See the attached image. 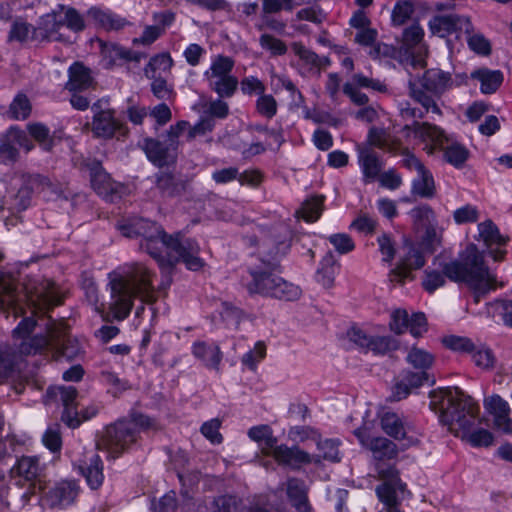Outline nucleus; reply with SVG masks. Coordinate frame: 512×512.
<instances>
[{"label":"nucleus","mask_w":512,"mask_h":512,"mask_svg":"<svg viewBox=\"0 0 512 512\" xmlns=\"http://www.w3.org/2000/svg\"><path fill=\"white\" fill-rule=\"evenodd\" d=\"M154 276V272L145 264L133 263L123 274L111 278L110 310L115 319L123 320L129 315L134 298H139L145 304L157 301Z\"/></svg>","instance_id":"1"},{"label":"nucleus","mask_w":512,"mask_h":512,"mask_svg":"<svg viewBox=\"0 0 512 512\" xmlns=\"http://www.w3.org/2000/svg\"><path fill=\"white\" fill-rule=\"evenodd\" d=\"M430 398L431 409L439 413L441 422L456 436L465 437L480 423L479 406L458 388L432 391Z\"/></svg>","instance_id":"2"},{"label":"nucleus","mask_w":512,"mask_h":512,"mask_svg":"<svg viewBox=\"0 0 512 512\" xmlns=\"http://www.w3.org/2000/svg\"><path fill=\"white\" fill-rule=\"evenodd\" d=\"M443 271L450 280L467 284L476 303L491 290L503 286L489 271L483 254L474 244L469 245L459 259L445 264Z\"/></svg>","instance_id":"3"},{"label":"nucleus","mask_w":512,"mask_h":512,"mask_svg":"<svg viewBox=\"0 0 512 512\" xmlns=\"http://www.w3.org/2000/svg\"><path fill=\"white\" fill-rule=\"evenodd\" d=\"M147 229V235L144 237V242L141 247L144 248L151 256L157 258L161 249L166 247L170 254L174 253L177 260L185 263L186 267L190 270L197 271L204 266V262L199 254L198 244L190 239H180L179 235L173 237L166 235L163 231H158L153 235Z\"/></svg>","instance_id":"4"},{"label":"nucleus","mask_w":512,"mask_h":512,"mask_svg":"<svg viewBox=\"0 0 512 512\" xmlns=\"http://www.w3.org/2000/svg\"><path fill=\"white\" fill-rule=\"evenodd\" d=\"M251 275L252 281L247 285L250 293H260L285 300H293L300 295L297 286L287 283L274 270L253 271Z\"/></svg>","instance_id":"5"},{"label":"nucleus","mask_w":512,"mask_h":512,"mask_svg":"<svg viewBox=\"0 0 512 512\" xmlns=\"http://www.w3.org/2000/svg\"><path fill=\"white\" fill-rule=\"evenodd\" d=\"M67 338V326L64 322L50 321L47 324L46 335H37L33 338L23 341L20 344V352L22 354H35L47 347H52L60 352L63 356L72 357L74 353H69L68 347L65 346Z\"/></svg>","instance_id":"6"},{"label":"nucleus","mask_w":512,"mask_h":512,"mask_svg":"<svg viewBox=\"0 0 512 512\" xmlns=\"http://www.w3.org/2000/svg\"><path fill=\"white\" fill-rule=\"evenodd\" d=\"M134 442L135 433L132 423L120 420L105 429L97 442V447L107 450L113 456H118Z\"/></svg>","instance_id":"7"},{"label":"nucleus","mask_w":512,"mask_h":512,"mask_svg":"<svg viewBox=\"0 0 512 512\" xmlns=\"http://www.w3.org/2000/svg\"><path fill=\"white\" fill-rule=\"evenodd\" d=\"M234 61L230 57L219 55L213 61L206 76L211 82L212 89L220 97H231L237 89L238 80L230 75Z\"/></svg>","instance_id":"8"},{"label":"nucleus","mask_w":512,"mask_h":512,"mask_svg":"<svg viewBox=\"0 0 512 512\" xmlns=\"http://www.w3.org/2000/svg\"><path fill=\"white\" fill-rule=\"evenodd\" d=\"M27 300L33 308V313L46 312L62 303L55 284L48 280L28 289Z\"/></svg>","instance_id":"9"},{"label":"nucleus","mask_w":512,"mask_h":512,"mask_svg":"<svg viewBox=\"0 0 512 512\" xmlns=\"http://www.w3.org/2000/svg\"><path fill=\"white\" fill-rule=\"evenodd\" d=\"M64 26L59 10H53L41 18L40 25L33 30L32 37L36 40L72 43L63 32Z\"/></svg>","instance_id":"10"},{"label":"nucleus","mask_w":512,"mask_h":512,"mask_svg":"<svg viewBox=\"0 0 512 512\" xmlns=\"http://www.w3.org/2000/svg\"><path fill=\"white\" fill-rule=\"evenodd\" d=\"M48 394L51 395V398H59L61 401L64 407L62 415L64 423L70 428L78 427L81 424V419L79 418V412L77 411L76 398L78 392L76 388L73 386L52 387L49 389Z\"/></svg>","instance_id":"11"},{"label":"nucleus","mask_w":512,"mask_h":512,"mask_svg":"<svg viewBox=\"0 0 512 512\" xmlns=\"http://www.w3.org/2000/svg\"><path fill=\"white\" fill-rule=\"evenodd\" d=\"M347 336L351 342L359 347L373 351L376 354H384L397 349V344L394 340L388 337L371 338L357 327H352L347 332Z\"/></svg>","instance_id":"12"},{"label":"nucleus","mask_w":512,"mask_h":512,"mask_svg":"<svg viewBox=\"0 0 512 512\" xmlns=\"http://www.w3.org/2000/svg\"><path fill=\"white\" fill-rule=\"evenodd\" d=\"M404 130L412 131L422 142L429 143L430 146L425 148L429 154H432L436 147H443L444 143L448 142L444 131L428 122L415 121L412 125H406Z\"/></svg>","instance_id":"13"},{"label":"nucleus","mask_w":512,"mask_h":512,"mask_svg":"<svg viewBox=\"0 0 512 512\" xmlns=\"http://www.w3.org/2000/svg\"><path fill=\"white\" fill-rule=\"evenodd\" d=\"M487 412L493 416L494 426L504 433H512V418L507 401L499 395H492L484 400Z\"/></svg>","instance_id":"14"},{"label":"nucleus","mask_w":512,"mask_h":512,"mask_svg":"<svg viewBox=\"0 0 512 512\" xmlns=\"http://www.w3.org/2000/svg\"><path fill=\"white\" fill-rule=\"evenodd\" d=\"M407 253L401 259L399 264L391 272V281L403 283L406 278L411 274L414 269H420L425 264V259L420 251L412 244H407Z\"/></svg>","instance_id":"15"},{"label":"nucleus","mask_w":512,"mask_h":512,"mask_svg":"<svg viewBox=\"0 0 512 512\" xmlns=\"http://www.w3.org/2000/svg\"><path fill=\"white\" fill-rule=\"evenodd\" d=\"M360 439L362 445L366 446L372 453L374 458L380 462L382 460H391L397 457V445L385 437L367 438L361 431L355 432Z\"/></svg>","instance_id":"16"},{"label":"nucleus","mask_w":512,"mask_h":512,"mask_svg":"<svg viewBox=\"0 0 512 512\" xmlns=\"http://www.w3.org/2000/svg\"><path fill=\"white\" fill-rule=\"evenodd\" d=\"M124 135L123 125L114 117L112 110H101L97 112L92 121V132L96 137L112 138L116 132Z\"/></svg>","instance_id":"17"},{"label":"nucleus","mask_w":512,"mask_h":512,"mask_svg":"<svg viewBox=\"0 0 512 512\" xmlns=\"http://www.w3.org/2000/svg\"><path fill=\"white\" fill-rule=\"evenodd\" d=\"M15 472L21 479L29 484L28 489L31 491L26 493L25 497L34 494L36 489L39 491L45 489L44 481L39 478V466L36 459L31 457H22L17 463Z\"/></svg>","instance_id":"18"},{"label":"nucleus","mask_w":512,"mask_h":512,"mask_svg":"<svg viewBox=\"0 0 512 512\" xmlns=\"http://www.w3.org/2000/svg\"><path fill=\"white\" fill-rule=\"evenodd\" d=\"M96 85L97 83L92 77L90 69L85 67L82 63L75 62L69 68V79L65 85V88L69 92L94 90Z\"/></svg>","instance_id":"19"},{"label":"nucleus","mask_w":512,"mask_h":512,"mask_svg":"<svg viewBox=\"0 0 512 512\" xmlns=\"http://www.w3.org/2000/svg\"><path fill=\"white\" fill-rule=\"evenodd\" d=\"M463 25H465L467 33L472 32L473 27L470 19L457 15L436 16L429 23L432 33L441 37L455 32L458 28H462Z\"/></svg>","instance_id":"20"},{"label":"nucleus","mask_w":512,"mask_h":512,"mask_svg":"<svg viewBox=\"0 0 512 512\" xmlns=\"http://www.w3.org/2000/svg\"><path fill=\"white\" fill-rule=\"evenodd\" d=\"M376 493L380 501L387 507L388 512H400L398 506L409 492L406 490V484L382 483L376 488Z\"/></svg>","instance_id":"21"},{"label":"nucleus","mask_w":512,"mask_h":512,"mask_svg":"<svg viewBox=\"0 0 512 512\" xmlns=\"http://www.w3.org/2000/svg\"><path fill=\"white\" fill-rule=\"evenodd\" d=\"M174 14L170 11L157 13L154 15L155 25L146 26L143 34L134 40V43H139L145 46L152 44L156 41L165 31L166 27L174 21Z\"/></svg>","instance_id":"22"},{"label":"nucleus","mask_w":512,"mask_h":512,"mask_svg":"<svg viewBox=\"0 0 512 512\" xmlns=\"http://www.w3.org/2000/svg\"><path fill=\"white\" fill-rule=\"evenodd\" d=\"M409 95L415 102L421 105L424 114L442 115L441 108L437 103L441 95H434V93H430L411 81L409 83Z\"/></svg>","instance_id":"23"},{"label":"nucleus","mask_w":512,"mask_h":512,"mask_svg":"<svg viewBox=\"0 0 512 512\" xmlns=\"http://www.w3.org/2000/svg\"><path fill=\"white\" fill-rule=\"evenodd\" d=\"M274 459L283 465L294 466L297 464H309L313 462L312 456L298 447H287L285 445L273 447L271 453Z\"/></svg>","instance_id":"24"},{"label":"nucleus","mask_w":512,"mask_h":512,"mask_svg":"<svg viewBox=\"0 0 512 512\" xmlns=\"http://www.w3.org/2000/svg\"><path fill=\"white\" fill-rule=\"evenodd\" d=\"M142 148L148 159L159 167H162L175 159V156L171 154L173 150L169 148L168 145L164 146V144L157 139L146 138L143 142Z\"/></svg>","instance_id":"25"},{"label":"nucleus","mask_w":512,"mask_h":512,"mask_svg":"<svg viewBox=\"0 0 512 512\" xmlns=\"http://www.w3.org/2000/svg\"><path fill=\"white\" fill-rule=\"evenodd\" d=\"M157 188L168 196L181 195L187 190L188 180L173 172H161L156 180Z\"/></svg>","instance_id":"26"},{"label":"nucleus","mask_w":512,"mask_h":512,"mask_svg":"<svg viewBox=\"0 0 512 512\" xmlns=\"http://www.w3.org/2000/svg\"><path fill=\"white\" fill-rule=\"evenodd\" d=\"M367 143L372 147L388 152H396L402 149L400 140L393 137L385 129L375 126L369 129Z\"/></svg>","instance_id":"27"},{"label":"nucleus","mask_w":512,"mask_h":512,"mask_svg":"<svg viewBox=\"0 0 512 512\" xmlns=\"http://www.w3.org/2000/svg\"><path fill=\"white\" fill-rule=\"evenodd\" d=\"M451 77L440 69H430L425 72L421 80L422 87L434 95H442L444 91L450 86Z\"/></svg>","instance_id":"28"},{"label":"nucleus","mask_w":512,"mask_h":512,"mask_svg":"<svg viewBox=\"0 0 512 512\" xmlns=\"http://www.w3.org/2000/svg\"><path fill=\"white\" fill-rule=\"evenodd\" d=\"M382 430L397 440L405 439L409 425L396 413L384 412L380 418Z\"/></svg>","instance_id":"29"},{"label":"nucleus","mask_w":512,"mask_h":512,"mask_svg":"<svg viewBox=\"0 0 512 512\" xmlns=\"http://www.w3.org/2000/svg\"><path fill=\"white\" fill-rule=\"evenodd\" d=\"M359 162L364 174L365 183L372 182L380 176L382 164L374 151L368 148L360 149Z\"/></svg>","instance_id":"30"},{"label":"nucleus","mask_w":512,"mask_h":512,"mask_svg":"<svg viewBox=\"0 0 512 512\" xmlns=\"http://www.w3.org/2000/svg\"><path fill=\"white\" fill-rule=\"evenodd\" d=\"M87 14L96 25L107 31L120 30L127 24V21L124 18L106 12L99 7L90 8Z\"/></svg>","instance_id":"31"},{"label":"nucleus","mask_w":512,"mask_h":512,"mask_svg":"<svg viewBox=\"0 0 512 512\" xmlns=\"http://www.w3.org/2000/svg\"><path fill=\"white\" fill-rule=\"evenodd\" d=\"M287 494L299 512L311 511L307 492L302 481L295 478L289 479L287 482Z\"/></svg>","instance_id":"32"},{"label":"nucleus","mask_w":512,"mask_h":512,"mask_svg":"<svg viewBox=\"0 0 512 512\" xmlns=\"http://www.w3.org/2000/svg\"><path fill=\"white\" fill-rule=\"evenodd\" d=\"M193 353L197 358L203 360L207 366L218 370L221 361V351L218 346L197 342L193 346Z\"/></svg>","instance_id":"33"},{"label":"nucleus","mask_w":512,"mask_h":512,"mask_svg":"<svg viewBox=\"0 0 512 512\" xmlns=\"http://www.w3.org/2000/svg\"><path fill=\"white\" fill-rule=\"evenodd\" d=\"M472 78L481 82V91L485 94L494 93L503 82V75L500 71H489L480 69L472 73Z\"/></svg>","instance_id":"34"},{"label":"nucleus","mask_w":512,"mask_h":512,"mask_svg":"<svg viewBox=\"0 0 512 512\" xmlns=\"http://www.w3.org/2000/svg\"><path fill=\"white\" fill-rule=\"evenodd\" d=\"M324 200L325 197L323 195L312 196L302 204L299 210H297L296 216L302 217L307 222L316 221L322 213Z\"/></svg>","instance_id":"35"},{"label":"nucleus","mask_w":512,"mask_h":512,"mask_svg":"<svg viewBox=\"0 0 512 512\" xmlns=\"http://www.w3.org/2000/svg\"><path fill=\"white\" fill-rule=\"evenodd\" d=\"M478 230L479 236L486 246L504 245L508 241V238L500 234L497 226L491 220L480 223Z\"/></svg>","instance_id":"36"},{"label":"nucleus","mask_w":512,"mask_h":512,"mask_svg":"<svg viewBox=\"0 0 512 512\" xmlns=\"http://www.w3.org/2000/svg\"><path fill=\"white\" fill-rule=\"evenodd\" d=\"M292 51L305 63L321 69L330 64L327 57L320 58L315 52L306 48L302 43L295 42L291 45Z\"/></svg>","instance_id":"37"},{"label":"nucleus","mask_w":512,"mask_h":512,"mask_svg":"<svg viewBox=\"0 0 512 512\" xmlns=\"http://www.w3.org/2000/svg\"><path fill=\"white\" fill-rule=\"evenodd\" d=\"M92 186L102 196L109 197L117 191V185L105 171L99 169L92 175Z\"/></svg>","instance_id":"38"},{"label":"nucleus","mask_w":512,"mask_h":512,"mask_svg":"<svg viewBox=\"0 0 512 512\" xmlns=\"http://www.w3.org/2000/svg\"><path fill=\"white\" fill-rule=\"evenodd\" d=\"M58 10L63 18L65 26L75 33L85 29V21L82 15L73 7L59 5Z\"/></svg>","instance_id":"39"},{"label":"nucleus","mask_w":512,"mask_h":512,"mask_svg":"<svg viewBox=\"0 0 512 512\" xmlns=\"http://www.w3.org/2000/svg\"><path fill=\"white\" fill-rule=\"evenodd\" d=\"M249 436L258 442L263 453L269 455L271 449L276 444V439L272 436V432L268 426L254 427L250 429Z\"/></svg>","instance_id":"40"},{"label":"nucleus","mask_w":512,"mask_h":512,"mask_svg":"<svg viewBox=\"0 0 512 512\" xmlns=\"http://www.w3.org/2000/svg\"><path fill=\"white\" fill-rule=\"evenodd\" d=\"M419 179L413 183L412 192L423 198L432 197L435 191V185L432 176L426 169L418 172Z\"/></svg>","instance_id":"41"},{"label":"nucleus","mask_w":512,"mask_h":512,"mask_svg":"<svg viewBox=\"0 0 512 512\" xmlns=\"http://www.w3.org/2000/svg\"><path fill=\"white\" fill-rule=\"evenodd\" d=\"M51 495L59 503H72L78 495V487L73 481H63L59 483L52 491Z\"/></svg>","instance_id":"42"},{"label":"nucleus","mask_w":512,"mask_h":512,"mask_svg":"<svg viewBox=\"0 0 512 512\" xmlns=\"http://www.w3.org/2000/svg\"><path fill=\"white\" fill-rule=\"evenodd\" d=\"M407 361L416 369H428L434 362V356L419 347H412L407 355Z\"/></svg>","instance_id":"43"},{"label":"nucleus","mask_w":512,"mask_h":512,"mask_svg":"<svg viewBox=\"0 0 512 512\" xmlns=\"http://www.w3.org/2000/svg\"><path fill=\"white\" fill-rule=\"evenodd\" d=\"M172 65L173 60L168 53L158 54L152 57L145 67V75L154 78L157 71H169Z\"/></svg>","instance_id":"44"},{"label":"nucleus","mask_w":512,"mask_h":512,"mask_svg":"<svg viewBox=\"0 0 512 512\" xmlns=\"http://www.w3.org/2000/svg\"><path fill=\"white\" fill-rule=\"evenodd\" d=\"M317 447L319 450V454H317L313 458V462L319 463L321 460H329V461H338V445L335 441L330 439L321 440L320 438L317 441Z\"/></svg>","instance_id":"45"},{"label":"nucleus","mask_w":512,"mask_h":512,"mask_svg":"<svg viewBox=\"0 0 512 512\" xmlns=\"http://www.w3.org/2000/svg\"><path fill=\"white\" fill-rule=\"evenodd\" d=\"M81 471L84 474L88 484L93 489H97L103 482V473L102 466L100 465V459L98 456H95L91 461V465L83 468L81 467Z\"/></svg>","instance_id":"46"},{"label":"nucleus","mask_w":512,"mask_h":512,"mask_svg":"<svg viewBox=\"0 0 512 512\" xmlns=\"http://www.w3.org/2000/svg\"><path fill=\"white\" fill-rule=\"evenodd\" d=\"M442 148L444 149V157L446 161L454 166L462 165L469 155L468 150L458 143H453L446 147L443 146Z\"/></svg>","instance_id":"47"},{"label":"nucleus","mask_w":512,"mask_h":512,"mask_svg":"<svg viewBox=\"0 0 512 512\" xmlns=\"http://www.w3.org/2000/svg\"><path fill=\"white\" fill-rule=\"evenodd\" d=\"M414 5L412 2L403 0L396 3L392 11V22L394 25H403L413 14Z\"/></svg>","instance_id":"48"},{"label":"nucleus","mask_w":512,"mask_h":512,"mask_svg":"<svg viewBox=\"0 0 512 512\" xmlns=\"http://www.w3.org/2000/svg\"><path fill=\"white\" fill-rule=\"evenodd\" d=\"M29 134L40 144L43 146L45 150H51L53 141L49 137V130L46 126L39 123L29 124L28 127Z\"/></svg>","instance_id":"49"},{"label":"nucleus","mask_w":512,"mask_h":512,"mask_svg":"<svg viewBox=\"0 0 512 512\" xmlns=\"http://www.w3.org/2000/svg\"><path fill=\"white\" fill-rule=\"evenodd\" d=\"M10 114L15 119H26L31 112V104L24 94H19L10 105Z\"/></svg>","instance_id":"50"},{"label":"nucleus","mask_w":512,"mask_h":512,"mask_svg":"<svg viewBox=\"0 0 512 512\" xmlns=\"http://www.w3.org/2000/svg\"><path fill=\"white\" fill-rule=\"evenodd\" d=\"M462 438L477 447L489 446L493 442V435L488 430L475 429V426Z\"/></svg>","instance_id":"51"},{"label":"nucleus","mask_w":512,"mask_h":512,"mask_svg":"<svg viewBox=\"0 0 512 512\" xmlns=\"http://www.w3.org/2000/svg\"><path fill=\"white\" fill-rule=\"evenodd\" d=\"M433 216V211L428 206L417 207L412 210V217L414 220L415 229H425L427 232L430 230V219Z\"/></svg>","instance_id":"52"},{"label":"nucleus","mask_w":512,"mask_h":512,"mask_svg":"<svg viewBox=\"0 0 512 512\" xmlns=\"http://www.w3.org/2000/svg\"><path fill=\"white\" fill-rule=\"evenodd\" d=\"M443 343L446 347L454 351L468 353L475 351V345L470 339L465 337L448 336L443 339Z\"/></svg>","instance_id":"53"},{"label":"nucleus","mask_w":512,"mask_h":512,"mask_svg":"<svg viewBox=\"0 0 512 512\" xmlns=\"http://www.w3.org/2000/svg\"><path fill=\"white\" fill-rule=\"evenodd\" d=\"M216 512H242V501L235 496H220L215 500Z\"/></svg>","instance_id":"54"},{"label":"nucleus","mask_w":512,"mask_h":512,"mask_svg":"<svg viewBox=\"0 0 512 512\" xmlns=\"http://www.w3.org/2000/svg\"><path fill=\"white\" fill-rule=\"evenodd\" d=\"M15 285L11 278H0V303L7 306L15 304Z\"/></svg>","instance_id":"55"},{"label":"nucleus","mask_w":512,"mask_h":512,"mask_svg":"<svg viewBox=\"0 0 512 512\" xmlns=\"http://www.w3.org/2000/svg\"><path fill=\"white\" fill-rule=\"evenodd\" d=\"M445 276L438 271H425L422 286L428 293H433L445 284Z\"/></svg>","instance_id":"56"},{"label":"nucleus","mask_w":512,"mask_h":512,"mask_svg":"<svg viewBox=\"0 0 512 512\" xmlns=\"http://www.w3.org/2000/svg\"><path fill=\"white\" fill-rule=\"evenodd\" d=\"M152 225L145 220L130 222L121 226V231L126 237L146 236L147 229H152Z\"/></svg>","instance_id":"57"},{"label":"nucleus","mask_w":512,"mask_h":512,"mask_svg":"<svg viewBox=\"0 0 512 512\" xmlns=\"http://www.w3.org/2000/svg\"><path fill=\"white\" fill-rule=\"evenodd\" d=\"M256 109L261 115L272 118L277 111V102L271 95H261L256 102Z\"/></svg>","instance_id":"58"},{"label":"nucleus","mask_w":512,"mask_h":512,"mask_svg":"<svg viewBox=\"0 0 512 512\" xmlns=\"http://www.w3.org/2000/svg\"><path fill=\"white\" fill-rule=\"evenodd\" d=\"M423 36V29L418 24H413L404 30L402 42L407 48H411L420 43Z\"/></svg>","instance_id":"59"},{"label":"nucleus","mask_w":512,"mask_h":512,"mask_svg":"<svg viewBox=\"0 0 512 512\" xmlns=\"http://www.w3.org/2000/svg\"><path fill=\"white\" fill-rule=\"evenodd\" d=\"M376 470L378 473V478L383 480V483L389 484H398L401 482L399 478V471L395 468V466H385L381 462H377Z\"/></svg>","instance_id":"60"},{"label":"nucleus","mask_w":512,"mask_h":512,"mask_svg":"<svg viewBox=\"0 0 512 512\" xmlns=\"http://www.w3.org/2000/svg\"><path fill=\"white\" fill-rule=\"evenodd\" d=\"M188 125L189 124L186 121H179L175 125H172L167 131V144L173 152L177 150L179 146V137L187 129Z\"/></svg>","instance_id":"61"},{"label":"nucleus","mask_w":512,"mask_h":512,"mask_svg":"<svg viewBox=\"0 0 512 512\" xmlns=\"http://www.w3.org/2000/svg\"><path fill=\"white\" fill-rule=\"evenodd\" d=\"M475 364L483 369H490L494 367L495 357L490 349L479 348L473 353Z\"/></svg>","instance_id":"62"},{"label":"nucleus","mask_w":512,"mask_h":512,"mask_svg":"<svg viewBox=\"0 0 512 512\" xmlns=\"http://www.w3.org/2000/svg\"><path fill=\"white\" fill-rule=\"evenodd\" d=\"M221 421L219 419H212L203 424L201 428L202 434L213 443H220L222 435L219 433Z\"/></svg>","instance_id":"63"},{"label":"nucleus","mask_w":512,"mask_h":512,"mask_svg":"<svg viewBox=\"0 0 512 512\" xmlns=\"http://www.w3.org/2000/svg\"><path fill=\"white\" fill-rule=\"evenodd\" d=\"M377 226V222L367 214H359V216L351 223V227L359 232L372 234Z\"/></svg>","instance_id":"64"}]
</instances>
